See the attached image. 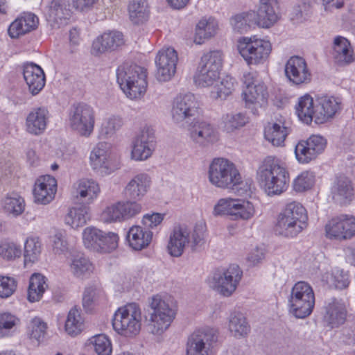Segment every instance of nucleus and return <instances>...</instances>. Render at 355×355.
Returning a JSON list of instances; mask_svg holds the SVG:
<instances>
[{
    "label": "nucleus",
    "mask_w": 355,
    "mask_h": 355,
    "mask_svg": "<svg viewBox=\"0 0 355 355\" xmlns=\"http://www.w3.org/2000/svg\"><path fill=\"white\" fill-rule=\"evenodd\" d=\"M190 137L196 144L205 146L218 140L216 128L206 121H197L190 130Z\"/></svg>",
    "instance_id": "34"
},
{
    "label": "nucleus",
    "mask_w": 355,
    "mask_h": 355,
    "mask_svg": "<svg viewBox=\"0 0 355 355\" xmlns=\"http://www.w3.org/2000/svg\"><path fill=\"white\" fill-rule=\"evenodd\" d=\"M153 310L150 315L149 329L153 335L161 336L170 327L176 315L173 300L161 295H154L150 303Z\"/></svg>",
    "instance_id": "6"
},
{
    "label": "nucleus",
    "mask_w": 355,
    "mask_h": 355,
    "mask_svg": "<svg viewBox=\"0 0 355 355\" xmlns=\"http://www.w3.org/2000/svg\"><path fill=\"white\" fill-rule=\"evenodd\" d=\"M315 183V175L309 171H302L293 180V187L297 192H304L312 188Z\"/></svg>",
    "instance_id": "61"
},
{
    "label": "nucleus",
    "mask_w": 355,
    "mask_h": 355,
    "mask_svg": "<svg viewBox=\"0 0 355 355\" xmlns=\"http://www.w3.org/2000/svg\"><path fill=\"white\" fill-rule=\"evenodd\" d=\"M277 0H260L257 12H255L256 25L270 28L279 19Z\"/></svg>",
    "instance_id": "32"
},
{
    "label": "nucleus",
    "mask_w": 355,
    "mask_h": 355,
    "mask_svg": "<svg viewBox=\"0 0 355 355\" xmlns=\"http://www.w3.org/2000/svg\"><path fill=\"white\" fill-rule=\"evenodd\" d=\"M237 50L248 65L264 63L272 51L271 43L256 35L241 37L237 41Z\"/></svg>",
    "instance_id": "12"
},
{
    "label": "nucleus",
    "mask_w": 355,
    "mask_h": 355,
    "mask_svg": "<svg viewBox=\"0 0 355 355\" xmlns=\"http://www.w3.org/2000/svg\"><path fill=\"white\" fill-rule=\"evenodd\" d=\"M23 76L28 89L33 96L37 95L45 86L44 72L41 67L35 63L24 64Z\"/></svg>",
    "instance_id": "31"
},
{
    "label": "nucleus",
    "mask_w": 355,
    "mask_h": 355,
    "mask_svg": "<svg viewBox=\"0 0 355 355\" xmlns=\"http://www.w3.org/2000/svg\"><path fill=\"white\" fill-rule=\"evenodd\" d=\"M315 295L312 287L305 282L294 284L288 297L289 313L297 318H304L313 311Z\"/></svg>",
    "instance_id": "11"
},
{
    "label": "nucleus",
    "mask_w": 355,
    "mask_h": 355,
    "mask_svg": "<svg viewBox=\"0 0 355 355\" xmlns=\"http://www.w3.org/2000/svg\"><path fill=\"white\" fill-rule=\"evenodd\" d=\"M324 234L330 240L351 239L355 236V216L342 214L332 218L324 225Z\"/></svg>",
    "instance_id": "17"
},
{
    "label": "nucleus",
    "mask_w": 355,
    "mask_h": 355,
    "mask_svg": "<svg viewBox=\"0 0 355 355\" xmlns=\"http://www.w3.org/2000/svg\"><path fill=\"white\" fill-rule=\"evenodd\" d=\"M0 207L5 215L17 218L24 213L26 203L24 198L19 192L11 191L2 198Z\"/></svg>",
    "instance_id": "33"
},
{
    "label": "nucleus",
    "mask_w": 355,
    "mask_h": 355,
    "mask_svg": "<svg viewBox=\"0 0 355 355\" xmlns=\"http://www.w3.org/2000/svg\"><path fill=\"white\" fill-rule=\"evenodd\" d=\"M103 297V291L96 286L85 288L83 295V306L86 311H91Z\"/></svg>",
    "instance_id": "59"
},
{
    "label": "nucleus",
    "mask_w": 355,
    "mask_h": 355,
    "mask_svg": "<svg viewBox=\"0 0 355 355\" xmlns=\"http://www.w3.org/2000/svg\"><path fill=\"white\" fill-rule=\"evenodd\" d=\"M327 146V140L319 135H313L306 139L297 142L294 153L299 164H306L322 154Z\"/></svg>",
    "instance_id": "18"
},
{
    "label": "nucleus",
    "mask_w": 355,
    "mask_h": 355,
    "mask_svg": "<svg viewBox=\"0 0 355 355\" xmlns=\"http://www.w3.org/2000/svg\"><path fill=\"white\" fill-rule=\"evenodd\" d=\"M223 66V54L220 51H211L201 57L193 80L200 87H210L220 78Z\"/></svg>",
    "instance_id": "10"
},
{
    "label": "nucleus",
    "mask_w": 355,
    "mask_h": 355,
    "mask_svg": "<svg viewBox=\"0 0 355 355\" xmlns=\"http://www.w3.org/2000/svg\"><path fill=\"white\" fill-rule=\"evenodd\" d=\"M22 254L19 243L10 241H0V259L8 262H12L19 259Z\"/></svg>",
    "instance_id": "53"
},
{
    "label": "nucleus",
    "mask_w": 355,
    "mask_h": 355,
    "mask_svg": "<svg viewBox=\"0 0 355 355\" xmlns=\"http://www.w3.org/2000/svg\"><path fill=\"white\" fill-rule=\"evenodd\" d=\"M146 71L144 67L133 64H123L116 70V80L121 89L130 99L140 98L147 87Z\"/></svg>",
    "instance_id": "5"
},
{
    "label": "nucleus",
    "mask_w": 355,
    "mask_h": 355,
    "mask_svg": "<svg viewBox=\"0 0 355 355\" xmlns=\"http://www.w3.org/2000/svg\"><path fill=\"white\" fill-rule=\"evenodd\" d=\"M256 178L260 187L269 196L280 195L288 187L289 173L280 159L268 156L259 164Z\"/></svg>",
    "instance_id": "1"
},
{
    "label": "nucleus",
    "mask_w": 355,
    "mask_h": 355,
    "mask_svg": "<svg viewBox=\"0 0 355 355\" xmlns=\"http://www.w3.org/2000/svg\"><path fill=\"white\" fill-rule=\"evenodd\" d=\"M42 252V244L37 236L26 238L24 243V263L32 266L40 259Z\"/></svg>",
    "instance_id": "45"
},
{
    "label": "nucleus",
    "mask_w": 355,
    "mask_h": 355,
    "mask_svg": "<svg viewBox=\"0 0 355 355\" xmlns=\"http://www.w3.org/2000/svg\"><path fill=\"white\" fill-rule=\"evenodd\" d=\"M71 15V9L67 0H52L46 10L47 20L53 26L58 28L67 24Z\"/></svg>",
    "instance_id": "35"
},
{
    "label": "nucleus",
    "mask_w": 355,
    "mask_h": 355,
    "mask_svg": "<svg viewBox=\"0 0 355 355\" xmlns=\"http://www.w3.org/2000/svg\"><path fill=\"white\" fill-rule=\"evenodd\" d=\"M288 134V128L282 121L269 123L264 129L265 139L272 146L277 147L284 146L286 138Z\"/></svg>",
    "instance_id": "41"
},
{
    "label": "nucleus",
    "mask_w": 355,
    "mask_h": 355,
    "mask_svg": "<svg viewBox=\"0 0 355 355\" xmlns=\"http://www.w3.org/2000/svg\"><path fill=\"white\" fill-rule=\"evenodd\" d=\"M331 193L337 202L341 205L349 202L354 195L352 181L345 175L337 176L331 187Z\"/></svg>",
    "instance_id": "38"
},
{
    "label": "nucleus",
    "mask_w": 355,
    "mask_h": 355,
    "mask_svg": "<svg viewBox=\"0 0 355 355\" xmlns=\"http://www.w3.org/2000/svg\"><path fill=\"white\" fill-rule=\"evenodd\" d=\"M87 220V210L85 207L70 209L64 218L65 223L73 229L84 225Z\"/></svg>",
    "instance_id": "57"
},
{
    "label": "nucleus",
    "mask_w": 355,
    "mask_h": 355,
    "mask_svg": "<svg viewBox=\"0 0 355 355\" xmlns=\"http://www.w3.org/2000/svg\"><path fill=\"white\" fill-rule=\"evenodd\" d=\"M307 221L306 209L301 203L293 201L277 215L275 231L283 237L295 238L307 227Z\"/></svg>",
    "instance_id": "2"
},
{
    "label": "nucleus",
    "mask_w": 355,
    "mask_h": 355,
    "mask_svg": "<svg viewBox=\"0 0 355 355\" xmlns=\"http://www.w3.org/2000/svg\"><path fill=\"white\" fill-rule=\"evenodd\" d=\"M227 327L231 335L238 339L246 337L250 331L247 319L239 311H233L230 314Z\"/></svg>",
    "instance_id": "42"
},
{
    "label": "nucleus",
    "mask_w": 355,
    "mask_h": 355,
    "mask_svg": "<svg viewBox=\"0 0 355 355\" xmlns=\"http://www.w3.org/2000/svg\"><path fill=\"white\" fill-rule=\"evenodd\" d=\"M178 60V53L171 47L163 48L159 51L155 58L156 76L159 81L166 82L172 78L176 71Z\"/></svg>",
    "instance_id": "21"
},
{
    "label": "nucleus",
    "mask_w": 355,
    "mask_h": 355,
    "mask_svg": "<svg viewBox=\"0 0 355 355\" xmlns=\"http://www.w3.org/2000/svg\"><path fill=\"white\" fill-rule=\"evenodd\" d=\"M17 288V282L12 277L0 275V297L11 296Z\"/></svg>",
    "instance_id": "63"
},
{
    "label": "nucleus",
    "mask_w": 355,
    "mask_h": 355,
    "mask_svg": "<svg viewBox=\"0 0 355 355\" xmlns=\"http://www.w3.org/2000/svg\"><path fill=\"white\" fill-rule=\"evenodd\" d=\"M207 177L211 185L221 189H237L242 184V177L236 165L225 158H214L211 162Z\"/></svg>",
    "instance_id": "4"
},
{
    "label": "nucleus",
    "mask_w": 355,
    "mask_h": 355,
    "mask_svg": "<svg viewBox=\"0 0 355 355\" xmlns=\"http://www.w3.org/2000/svg\"><path fill=\"white\" fill-rule=\"evenodd\" d=\"M50 119V113L44 106L35 107L27 114L25 119V130L33 135H40L44 132Z\"/></svg>",
    "instance_id": "27"
},
{
    "label": "nucleus",
    "mask_w": 355,
    "mask_h": 355,
    "mask_svg": "<svg viewBox=\"0 0 355 355\" xmlns=\"http://www.w3.org/2000/svg\"><path fill=\"white\" fill-rule=\"evenodd\" d=\"M257 213V207L252 201L232 197L218 200L213 208L214 216H227L234 220L247 221Z\"/></svg>",
    "instance_id": "9"
},
{
    "label": "nucleus",
    "mask_w": 355,
    "mask_h": 355,
    "mask_svg": "<svg viewBox=\"0 0 355 355\" xmlns=\"http://www.w3.org/2000/svg\"><path fill=\"white\" fill-rule=\"evenodd\" d=\"M20 320L15 315L9 312L0 313V338L11 336Z\"/></svg>",
    "instance_id": "56"
},
{
    "label": "nucleus",
    "mask_w": 355,
    "mask_h": 355,
    "mask_svg": "<svg viewBox=\"0 0 355 355\" xmlns=\"http://www.w3.org/2000/svg\"><path fill=\"white\" fill-rule=\"evenodd\" d=\"M71 128L81 136L88 137L94 131L95 118L93 108L79 103L71 110L69 116Z\"/></svg>",
    "instance_id": "14"
},
{
    "label": "nucleus",
    "mask_w": 355,
    "mask_h": 355,
    "mask_svg": "<svg viewBox=\"0 0 355 355\" xmlns=\"http://www.w3.org/2000/svg\"><path fill=\"white\" fill-rule=\"evenodd\" d=\"M153 239V232L139 225H133L128 230L126 240L129 246L135 250L147 248Z\"/></svg>",
    "instance_id": "37"
},
{
    "label": "nucleus",
    "mask_w": 355,
    "mask_h": 355,
    "mask_svg": "<svg viewBox=\"0 0 355 355\" xmlns=\"http://www.w3.org/2000/svg\"><path fill=\"white\" fill-rule=\"evenodd\" d=\"M123 44V35L121 32L107 31L94 40L91 53L92 55H98L107 51H114Z\"/></svg>",
    "instance_id": "29"
},
{
    "label": "nucleus",
    "mask_w": 355,
    "mask_h": 355,
    "mask_svg": "<svg viewBox=\"0 0 355 355\" xmlns=\"http://www.w3.org/2000/svg\"><path fill=\"white\" fill-rule=\"evenodd\" d=\"M285 75L293 85H300L311 82L312 74L304 58L292 56L285 64Z\"/></svg>",
    "instance_id": "22"
},
{
    "label": "nucleus",
    "mask_w": 355,
    "mask_h": 355,
    "mask_svg": "<svg viewBox=\"0 0 355 355\" xmlns=\"http://www.w3.org/2000/svg\"><path fill=\"white\" fill-rule=\"evenodd\" d=\"M151 178L146 173H139L134 175L124 188L125 196L130 201L141 200L151 187Z\"/></svg>",
    "instance_id": "28"
},
{
    "label": "nucleus",
    "mask_w": 355,
    "mask_h": 355,
    "mask_svg": "<svg viewBox=\"0 0 355 355\" xmlns=\"http://www.w3.org/2000/svg\"><path fill=\"white\" fill-rule=\"evenodd\" d=\"M198 108L199 103L193 94H179L173 102L172 119L175 123L184 126L197 114Z\"/></svg>",
    "instance_id": "16"
},
{
    "label": "nucleus",
    "mask_w": 355,
    "mask_h": 355,
    "mask_svg": "<svg viewBox=\"0 0 355 355\" xmlns=\"http://www.w3.org/2000/svg\"><path fill=\"white\" fill-rule=\"evenodd\" d=\"M217 331L212 328H204L194 331L189 338L187 355H209L212 343L216 341Z\"/></svg>",
    "instance_id": "20"
},
{
    "label": "nucleus",
    "mask_w": 355,
    "mask_h": 355,
    "mask_svg": "<svg viewBox=\"0 0 355 355\" xmlns=\"http://www.w3.org/2000/svg\"><path fill=\"white\" fill-rule=\"evenodd\" d=\"M56 191L55 178L49 175L41 176L35 183L33 189L35 201L42 205H47L54 199Z\"/></svg>",
    "instance_id": "30"
},
{
    "label": "nucleus",
    "mask_w": 355,
    "mask_h": 355,
    "mask_svg": "<svg viewBox=\"0 0 355 355\" xmlns=\"http://www.w3.org/2000/svg\"><path fill=\"white\" fill-rule=\"evenodd\" d=\"M332 55L336 62L340 64H349L354 60L350 42L342 36L334 38Z\"/></svg>",
    "instance_id": "44"
},
{
    "label": "nucleus",
    "mask_w": 355,
    "mask_h": 355,
    "mask_svg": "<svg viewBox=\"0 0 355 355\" xmlns=\"http://www.w3.org/2000/svg\"><path fill=\"white\" fill-rule=\"evenodd\" d=\"M155 148V131L145 125L132 141L130 158L136 162L145 161L152 156Z\"/></svg>",
    "instance_id": "19"
},
{
    "label": "nucleus",
    "mask_w": 355,
    "mask_h": 355,
    "mask_svg": "<svg viewBox=\"0 0 355 355\" xmlns=\"http://www.w3.org/2000/svg\"><path fill=\"white\" fill-rule=\"evenodd\" d=\"M342 101L339 97L330 95H322L316 99L315 123L323 124L340 112Z\"/></svg>",
    "instance_id": "25"
},
{
    "label": "nucleus",
    "mask_w": 355,
    "mask_h": 355,
    "mask_svg": "<svg viewBox=\"0 0 355 355\" xmlns=\"http://www.w3.org/2000/svg\"><path fill=\"white\" fill-rule=\"evenodd\" d=\"M295 112L303 123L310 124L313 121L315 123L316 103L313 97L309 94L300 96L295 105Z\"/></svg>",
    "instance_id": "39"
},
{
    "label": "nucleus",
    "mask_w": 355,
    "mask_h": 355,
    "mask_svg": "<svg viewBox=\"0 0 355 355\" xmlns=\"http://www.w3.org/2000/svg\"><path fill=\"white\" fill-rule=\"evenodd\" d=\"M348 305L347 301L336 297L327 302L323 316L327 326L334 329L343 324L347 318Z\"/></svg>",
    "instance_id": "23"
},
{
    "label": "nucleus",
    "mask_w": 355,
    "mask_h": 355,
    "mask_svg": "<svg viewBox=\"0 0 355 355\" xmlns=\"http://www.w3.org/2000/svg\"><path fill=\"white\" fill-rule=\"evenodd\" d=\"M218 30V21L212 17H202L196 26L194 42L202 44L205 40L214 37Z\"/></svg>",
    "instance_id": "40"
},
{
    "label": "nucleus",
    "mask_w": 355,
    "mask_h": 355,
    "mask_svg": "<svg viewBox=\"0 0 355 355\" xmlns=\"http://www.w3.org/2000/svg\"><path fill=\"white\" fill-rule=\"evenodd\" d=\"M29 337L30 339L39 345L43 341L46 329V324L40 318H34L31 320L29 324Z\"/></svg>",
    "instance_id": "60"
},
{
    "label": "nucleus",
    "mask_w": 355,
    "mask_h": 355,
    "mask_svg": "<svg viewBox=\"0 0 355 355\" xmlns=\"http://www.w3.org/2000/svg\"><path fill=\"white\" fill-rule=\"evenodd\" d=\"M255 11L250 10L236 14L230 18V23L234 32L243 33L257 26Z\"/></svg>",
    "instance_id": "49"
},
{
    "label": "nucleus",
    "mask_w": 355,
    "mask_h": 355,
    "mask_svg": "<svg viewBox=\"0 0 355 355\" xmlns=\"http://www.w3.org/2000/svg\"><path fill=\"white\" fill-rule=\"evenodd\" d=\"M243 276V271L238 265L216 271L210 280V287L224 297L231 296L236 290Z\"/></svg>",
    "instance_id": "13"
},
{
    "label": "nucleus",
    "mask_w": 355,
    "mask_h": 355,
    "mask_svg": "<svg viewBox=\"0 0 355 355\" xmlns=\"http://www.w3.org/2000/svg\"><path fill=\"white\" fill-rule=\"evenodd\" d=\"M124 124V120L119 114H108L105 116L99 128V137L102 139H110L121 130Z\"/></svg>",
    "instance_id": "46"
},
{
    "label": "nucleus",
    "mask_w": 355,
    "mask_h": 355,
    "mask_svg": "<svg viewBox=\"0 0 355 355\" xmlns=\"http://www.w3.org/2000/svg\"><path fill=\"white\" fill-rule=\"evenodd\" d=\"M129 17L132 23L138 24L146 21L149 11L146 0H130L128 5Z\"/></svg>",
    "instance_id": "51"
},
{
    "label": "nucleus",
    "mask_w": 355,
    "mask_h": 355,
    "mask_svg": "<svg viewBox=\"0 0 355 355\" xmlns=\"http://www.w3.org/2000/svg\"><path fill=\"white\" fill-rule=\"evenodd\" d=\"M103 230L94 227H85L82 232V239L84 246L92 251L97 252L100 248L99 243L102 238Z\"/></svg>",
    "instance_id": "55"
},
{
    "label": "nucleus",
    "mask_w": 355,
    "mask_h": 355,
    "mask_svg": "<svg viewBox=\"0 0 355 355\" xmlns=\"http://www.w3.org/2000/svg\"><path fill=\"white\" fill-rule=\"evenodd\" d=\"M206 228L203 224H198L191 230L186 226L177 225L170 233L167 250L174 257H180L187 247L196 250L205 243Z\"/></svg>",
    "instance_id": "3"
},
{
    "label": "nucleus",
    "mask_w": 355,
    "mask_h": 355,
    "mask_svg": "<svg viewBox=\"0 0 355 355\" xmlns=\"http://www.w3.org/2000/svg\"><path fill=\"white\" fill-rule=\"evenodd\" d=\"M221 122L227 132H232L247 124L248 117L242 112L227 113L222 116Z\"/></svg>",
    "instance_id": "54"
},
{
    "label": "nucleus",
    "mask_w": 355,
    "mask_h": 355,
    "mask_svg": "<svg viewBox=\"0 0 355 355\" xmlns=\"http://www.w3.org/2000/svg\"><path fill=\"white\" fill-rule=\"evenodd\" d=\"M236 82L230 76H226L219 79L210 88V96L213 99H225L235 89Z\"/></svg>",
    "instance_id": "48"
},
{
    "label": "nucleus",
    "mask_w": 355,
    "mask_h": 355,
    "mask_svg": "<svg viewBox=\"0 0 355 355\" xmlns=\"http://www.w3.org/2000/svg\"><path fill=\"white\" fill-rule=\"evenodd\" d=\"M165 217L164 214L152 212L144 214L141 223L150 230L158 229Z\"/></svg>",
    "instance_id": "64"
},
{
    "label": "nucleus",
    "mask_w": 355,
    "mask_h": 355,
    "mask_svg": "<svg viewBox=\"0 0 355 355\" xmlns=\"http://www.w3.org/2000/svg\"><path fill=\"white\" fill-rule=\"evenodd\" d=\"M141 310L136 303H129L119 307L112 319L114 330L120 336L134 338L141 329Z\"/></svg>",
    "instance_id": "7"
},
{
    "label": "nucleus",
    "mask_w": 355,
    "mask_h": 355,
    "mask_svg": "<svg viewBox=\"0 0 355 355\" xmlns=\"http://www.w3.org/2000/svg\"><path fill=\"white\" fill-rule=\"evenodd\" d=\"M47 287L46 277L40 273L32 275L28 290V300L31 302H38Z\"/></svg>",
    "instance_id": "50"
},
{
    "label": "nucleus",
    "mask_w": 355,
    "mask_h": 355,
    "mask_svg": "<svg viewBox=\"0 0 355 355\" xmlns=\"http://www.w3.org/2000/svg\"><path fill=\"white\" fill-rule=\"evenodd\" d=\"M38 24L39 19L35 14L24 12L10 24L8 34L12 38H17L35 30Z\"/></svg>",
    "instance_id": "36"
},
{
    "label": "nucleus",
    "mask_w": 355,
    "mask_h": 355,
    "mask_svg": "<svg viewBox=\"0 0 355 355\" xmlns=\"http://www.w3.org/2000/svg\"><path fill=\"white\" fill-rule=\"evenodd\" d=\"M90 344L97 355H111L112 345L110 338L105 334H98L90 339Z\"/></svg>",
    "instance_id": "58"
},
{
    "label": "nucleus",
    "mask_w": 355,
    "mask_h": 355,
    "mask_svg": "<svg viewBox=\"0 0 355 355\" xmlns=\"http://www.w3.org/2000/svg\"><path fill=\"white\" fill-rule=\"evenodd\" d=\"M111 150L110 143L98 142L89 154V164L92 168L101 175H108L112 172Z\"/></svg>",
    "instance_id": "24"
},
{
    "label": "nucleus",
    "mask_w": 355,
    "mask_h": 355,
    "mask_svg": "<svg viewBox=\"0 0 355 355\" xmlns=\"http://www.w3.org/2000/svg\"><path fill=\"white\" fill-rule=\"evenodd\" d=\"M69 270L76 277L85 279L93 272L94 266L83 254H78L71 258Z\"/></svg>",
    "instance_id": "47"
},
{
    "label": "nucleus",
    "mask_w": 355,
    "mask_h": 355,
    "mask_svg": "<svg viewBox=\"0 0 355 355\" xmlns=\"http://www.w3.org/2000/svg\"><path fill=\"white\" fill-rule=\"evenodd\" d=\"M83 328L84 320L80 310L76 307L72 308L69 311L65 322L64 329L66 332L71 336H75L79 334Z\"/></svg>",
    "instance_id": "52"
},
{
    "label": "nucleus",
    "mask_w": 355,
    "mask_h": 355,
    "mask_svg": "<svg viewBox=\"0 0 355 355\" xmlns=\"http://www.w3.org/2000/svg\"><path fill=\"white\" fill-rule=\"evenodd\" d=\"M242 80L245 85L242 92L245 107L252 114H258L259 110L268 104L269 94L267 86L259 78L257 71L244 73Z\"/></svg>",
    "instance_id": "8"
},
{
    "label": "nucleus",
    "mask_w": 355,
    "mask_h": 355,
    "mask_svg": "<svg viewBox=\"0 0 355 355\" xmlns=\"http://www.w3.org/2000/svg\"><path fill=\"white\" fill-rule=\"evenodd\" d=\"M98 183L90 178H81L73 183L71 194L73 198L85 205L93 203L99 196Z\"/></svg>",
    "instance_id": "26"
},
{
    "label": "nucleus",
    "mask_w": 355,
    "mask_h": 355,
    "mask_svg": "<svg viewBox=\"0 0 355 355\" xmlns=\"http://www.w3.org/2000/svg\"><path fill=\"white\" fill-rule=\"evenodd\" d=\"M142 211V205L135 201H118L106 207L101 214L105 223L122 222L130 219Z\"/></svg>",
    "instance_id": "15"
},
{
    "label": "nucleus",
    "mask_w": 355,
    "mask_h": 355,
    "mask_svg": "<svg viewBox=\"0 0 355 355\" xmlns=\"http://www.w3.org/2000/svg\"><path fill=\"white\" fill-rule=\"evenodd\" d=\"M321 281L330 288L342 290L349 284V274L347 271L335 268L322 273Z\"/></svg>",
    "instance_id": "43"
},
{
    "label": "nucleus",
    "mask_w": 355,
    "mask_h": 355,
    "mask_svg": "<svg viewBox=\"0 0 355 355\" xmlns=\"http://www.w3.org/2000/svg\"><path fill=\"white\" fill-rule=\"evenodd\" d=\"M102 238H101L97 252L106 253L110 252L118 247L119 236L118 234L113 232H102Z\"/></svg>",
    "instance_id": "62"
}]
</instances>
